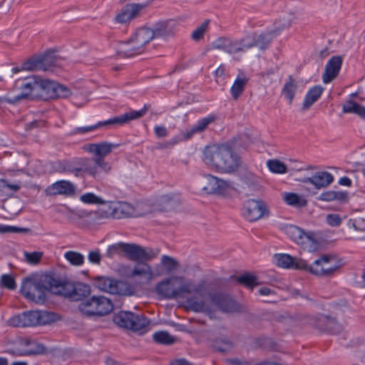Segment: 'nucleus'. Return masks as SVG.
Returning a JSON list of instances; mask_svg holds the SVG:
<instances>
[{"label":"nucleus","instance_id":"1","mask_svg":"<svg viewBox=\"0 0 365 365\" xmlns=\"http://www.w3.org/2000/svg\"><path fill=\"white\" fill-rule=\"evenodd\" d=\"M23 99L48 101L50 98H67L71 91L67 87L48 79L33 76L25 78L21 84Z\"/></svg>","mask_w":365,"mask_h":365},{"label":"nucleus","instance_id":"2","mask_svg":"<svg viewBox=\"0 0 365 365\" xmlns=\"http://www.w3.org/2000/svg\"><path fill=\"white\" fill-rule=\"evenodd\" d=\"M204 161L221 173L233 174L241 165V158L230 145L222 144L207 148Z\"/></svg>","mask_w":365,"mask_h":365},{"label":"nucleus","instance_id":"3","mask_svg":"<svg viewBox=\"0 0 365 365\" xmlns=\"http://www.w3.org/2000/svg\"><path fill=\"white\" fill-rule=\"evenodd\" d=\"M50 292L62 296L71 301H80L90 294V286L81 283L61 279L54 274H50Z\"/></svg>","mask_w":365,"mask_h":365},{"label":"nucleus","instance_id":"4","mask_svg":"<svg viewBox=\"0 0 365 365\" xmlns=\"http://www.w3.org/2000/svg\"><path fill=\"white\" fill-rule=\"evenodd\" d=\"M153 39L151 29L148 26L137 29L130 38L121 42L118 49V53L123 58H130L144 52L145 46Z\"/></svg>","mask_w":365,"mask_h":365},{"label":"nucleus","instance_id":"5","mask_svg":"<svg viewBox=\"0 0 365 365\" xmlns=\"http://www.w3.org/2000/svg\"><path fill=\"white\" fill-rule=\"evenodd\" d=\"M125 256L131 261H148L155 258L157 254L150 248H144L136 244H130L125 242H118L110 245L106 253L108 258H113L114 256Z\"/></svg>","mask_w":365,"mask_h":365},{"label":"nucleus","instance_id":"6","mask_svg":"<svg viewBox=\"0 0 365 365\" xmlns=\"http://www.w3.org/2000/svg\"><path fill=\"white\" fill-rule=\"evenodd\" d=\"M50 274L33 275L24 279L21 293L27 299L38 304L46 301V292H50Z\"/></svg>","mask_w":365,"mask_h":365},{"label":"nucleus","instance_id":"7","mask_svg":"<svg viewBox=\"0 0 365 365\" xmlns=\"http://www.w3.org/2000/svg\"><path fill=\"white\" fill-rule=\"evenodd\" d=\"M113 309L111 299L104 296H93L78 305L80 312L87 317H100L109 314Z\"/></svg>","mask_w":365,"mask_h":365},{"label":"nucleus","instance_id":"8","mask_svg":"<svg viewBox=\"0 0 365 365\" xmlns=\"http://www.w3.org/2000/svg\"><path fill=\"white\" fill-rule=\"evenodd\" d=\"M177 279L178 277L168 278L158 283L155 288V292L163 298L173 299L182 297L185 293L190 294L192 291L197 294H200L202 290V284H199L192 289V284L189 282L183 283L178 288H174L171 282Z\"/></svg>","mask_w":365,"mask_h":365},{"label":"nucleus","instance_id":"9","mask_svg":"<svg viewBox=\"0 0 365 365\" xmlns=\"http://www.w3.org/2000/svg\"><path fill=\"white\" fill-rule=\"evenodd\" d=\"M301 321L302 323L309 324L321 332L336 334L340 333L343 329L341 324L337 322L335 317L324 314L304 315Z\"/></svg>","mask_w":365,"mask_h":365},{"label":"nucleus","instance_id":"10","mask_svg":"<svg viewBox=\"0 0 365 365\" xmlns=\"http://www.w3.org/2000/svg\"><path fill=\"white\" fill-rule=\"evenodd\" d=\"M93 285L100 290L112 294L131 296L135 293V288L130 284L105 277H93Z\"/></svg>","mask_w":365,"mask_h":365},{"label":"nucleus","instance_id":"11","mask_svg":"<svg viewBox=\"0 0 365 365\" xmlns=\"http://www.w3.org/2000/svg\"><path fill=\"white\" fill-rule=\"evenodd\" d=\"M147 109V106H145L144 108L140 110H132L130 112L113 117L107 120L99 122L93 125L76 128L73 130L72 133L77 134L91 132L103 125H121L128 123L132 120L143 117L146 113Z\"/></svg>","mask_w":365,"mask_h":365},{"label":"nucleus","instance_id":"12","mask_svg":"<svg viewBox=\"0 0 365 365\" xmlns=\"http://www.w3.org/2000/svg\"><path fill=\"white\" fill-rule=\"evenodd\" d=\"M50 313L41 311H27L11 317L8 324L13 327H27L45 324Z\"/></svg>","mask_w":365,"mask_h":365},{"label":"nucleus","instance_id":"13","mask_svg":"<svg viewBox=\"0 0 365 365\" xmlns=\"http://www.w3.org/2000/svg\"><path fill=\"white\" fill-rule=\"evenodd\" d=\"M113 322L121 327L134 331L145 330L150 323L145 317L128 311H121L115 314Z\"/></svg>","mask_w":365,"mask_h":365},{"label":"nucleus","instance_id":"14","mask_svg":"<svg viewBox=\"0 0 365 365\" xmlns=\"http://www.w3.org/2000/svg\"><path fill=\"white\" fill-rule=\"evenodd\" d=\"M287 234L298 245L308 252H314L318 247V242L312 232H305L295 225H290L286 228Z\"/></svg>","mask_w":365,"mask_h":365},{"label":"nucleus","instance_id":"15","mask_svg":"<svg viewBox=\"0 0 365 365\" xmlns=\"http://www.w3.org/2000/svg\"><path fill=\"white\" fill-rule=\"evenodd\" d=\"M79 164L80 167L74 168L75 172L85 173L93 178H97L101 170L108 173L111 170L110 165L101 158H81Z\"/></svg>","mask_w":365,"mask_h":365},{"label":"nucleus","instance_id":"16","mask_svg":"<svg viewBox=\"0 0 365 365\" xmlns=\"http://www.w3.org/2000/svg\"><path fill=\"white\" fill-rule=\"evenodd\" d=\"M334 259L331 255H323L316 259L312 265H308L307 271L317 276H332L340 267V265L336 263L329 264Z\"/></svg>","mask_w":365,"mask_h":365},{"label":"nucleus","instance_id":"17","mask_svg":"<svg viewBox=\"0 0 365 365\" xmlns=\"http://www.w3.org/2000/svg\"><path fill=\"white\" fill-rule=\"evenodd\" d=\"M247 40H249V37L238 40L220 37L212 43V48L223 50L226 53L232 55L250 49V46L247 44Z\"/></svg>","mask_w":365,"mask_h":365},{"label":"nucleus","instance_id":"18","mask_svg":"<svg viewBox=\"0 0 365 365\" xmlns=\"http://www.w3.org/2000/svg\"><path fill=\"white\" fill-rule=\"evenodd\" d=\"M243 210L244 216L250 222H254L269 215L267 205L262 200L250 199L244 203Z\"/></svg>","mask_w":365,"mask_h":365},{"label":"nucleus","instance_id":"19","mask_svg":"<svg viewBox=\"0 0 365 365\" xmlns=\"http://www.w3.org/2000/svg\"><path fill=\"white\" fill-rule=\"evenodd\" d=\"M210 302L222 312H234L239 309L237 302L229 294L216 292L210 294Z\"/></svg>","mask_w":365,"mask_h":365},{"label":"nucleus","instance_id":"20","mask_svg":"<svg viewBox=\"0 0 365 365\" xmlns=\"http://www.w3.org/2000/svg\"><path fill=\"white\" fill-rule=\"evenodd\" d=\"M176 26L177 24L173 20H162L155 22L150 29L153 39L168 40L175 36Z\"/></svg>","mask_w":365,"mask_h":365},{"label":"nucleus","instance_id":"21","mask_svg":"<svg viewBox=\"0 0 365 365\" xmlns=\"http://www.w3.org/2000/svg\"><path fill=\"white\" fill-rule=\"evenodd\" d=\"M274 258L278 267L307 271L308 264L304 259L293 257L288 254H275Z\"/></svg>","mask_w":365,"mask_h":365},{"label":"nucleus","instance_id":"22","mask_svg":"<svg viewBox=\"0 0 365 365\" xmlns=\"http://www.w3.org/2000/svg\"><path fill=\"white\" fill-rule=\"evenodd\" d=\"M207 180V185L203 187V190L210 194H223L230 187V182L229 181L224 180L218 178L210 174L205 175Z\"/></svg>","mask_w":365,"mask_h":365},{"label":"nucleus","instance_id":"23","mask_svg":"<svg viewBox=\"0 0 365 365\" xmlns=\"http://www.w3.org/2000/svg\"><path fill=\"white\" fill-rule=\"evenodd\" d=\"M75 186L70 181L67 180H58L51 185H49L46 190L45 192L46 195L55 196V195H65L71 196L75 193Z\"/></svg>","mask_w":365,"mask_h":365},{"label":"nucleus","instance_id":"24","mask_svg":"<svg viewBox=\"0 0 365 365\" xmlns=\"http://www.w3.org/2000/svg\"><path fill=\"white\" fill-rule=\"evenodd\" d=\"M343 62L340 56H332L325 66L324 73L322 75V80L324 83H329L338 76Z\"/></svg>","mask_w":365,"mask_h":365},{"label":"nucleus","instance_id":"25","mask_svg":"<svg viewBox=\"0 0 365 365\" xmlns=\"http://www.w3.org/2000/svg\"><path fill=\"white\" fill-rule=\"evenodd\" d=\"M144 7V5L139 4H127L120 12L115 16V20L118 23L125 24L137 17Z\"/></svg>","mask_w":365,"mask_h":365},{"label":"nucleus","instance_id":"26","mask_svg":"<svg viewBox=\"0 0 365 365\" xmlns=\"http://www.w3.org/2000/svg\"><path fill=\"white\" fill-rule=\"evenodd\" d=\"M21 344L25 348L21 351V355L31 356L43 354L46 351V348L43 344L29 338L22 339L21 340Z\"/></svg>","mask_w":365,"mask_h":365},{"label":"nucleus","instance_id":"27","mask_svg":"<svg viewBox=\"0 0 365 365\" xmlns=\"http://www.w3.org/2000/svg\"><path fill=\"white\" fill-rule=\"evenodd\" d=\"M118 147V145L108 142H102L100 143L91 144L89 150L95 154V158H101L105 160L104 158L108 155L113 148Z\"/></svg>","mask_w":365,"mask_h":365},{"label":"nucleus","instance_id":"28","mask_svg":"<svg viewBox=\"0 0 365 365\" xmlns=\"http://www.w3.org/2000/svg\"><path fill=\"white\" fill-rule=\"evenodd\" d=\"M249 81V78L244 73H240L235 80L230 88V93L234 100H237L242 94L245 89L246 85Z\"/></svg>","mask_w":365,"mask_h":365},{"label":"nucleus","instance_id":"29","mask_svg":"<svg viewBox=\"0 0 365 365\" xmlns=\"http://www.w3.org/2000/svg\"><path fill=\"white\" fill-rule=\"evenodd\" d=\"M324 88L320 86L312 87L307 93L302 103V110H308L321 97Z\"/></svg>","mask_w":365,"mask_h":365},{"label":"nucleus","instance_id":"30","mask_svg":"<svg viewBox=\"0 0 365 365\" xmlns=\"http://www.w3.org/2000/svg\"><path fill=\"white\" fill-rule=\"evenodd\" d=\"M101 205L102 206L95 212L96 220L100 221L109 218L115 219V211H113L114 202H106L104 200V202Z\"/></svg>","mask_w":365,"mask_h":365},{"label":"nucleus","instance_id":"31","mask_svg":"<svg viewBox=\"0 0 365 365\" xmlns=\"http://www.w3.org/2000/svg\"><path fill=\"white\" fill-rule=\"evenodd\" d=\"M297 16L294 12L285 14L279 16L274 23V30L273 33H279L281 31L289 28L296 20Z\"/></svg>","mask_w":365,"mask_h":365},{"label":"nucleus","instance_id":"32","mask_svg":"<svg viewBox=\"0 0 365 365\" xmlns=\"http://www.w3.org/2000/svg\"><path fill=\"white\" fill-rule=\"evenodd\" d=\"M113 211H115V219H121L132 216L134 208L128 202H114Z\"/></svg>","mask_w":365,"mask_h":365},{"label":"nucleus","instance_id":"33","mask_svg":"<svg viewBox=\"0 0 365 365\" xmlns=\"http://www.w3.org/2000/svg\"><path fill=\"white\" fill-rule=\"evenodd\" d=\"M231 278H235L237 283L251 290H252L255 287L260 284V282H258L257 277L249 272H245L238 277L233 275Z\"/></svg>","mask_w":365,"mask_h":365},{"label":"nucleus","instance_id":"34","mask_svg":"<svg viewBox=\"0 0 365 365\" xmlns=\"http://www.w3.org/2000/svg\"><path fill=\"white\" fill-rule=\"evenodd\" d=\"M314 186L321 189L329 186L334 180L333 175L328 172H318L314 175Z\"/></svg>","mask_w":365,"mask_h":365},{"label":"nucleus","instance_id":"35","mask_svg":"<svg viewBox=\"0 0 365 365\" xmlns=\"http://www.w3.org/2000/svg\"><path fill=\"white\" fill-rule=\"evenodd\" d=\"M190 309L196 312L212 313V309L206 304L205 302L197 297H192L187 301Z\"/></svg>","mask_w":365,"mask_h":365},{"label":"nucleus","instance_id":"36","mask_svg":"<svg viewBox=\"0 0 365 365\" xmlns=\"http://www.w3.org/2000/svg\"><path fill=\"white\" fill-rule=\"evenodd\" d=\"M297 85L294 79L292 76H289L288 80L284 83L282 89V94L289 101V103L291 104L294 98L295 93L297 91Z\"/></svg>","mask_w":365,"mask_h":365},{"label":"nucleus","instance_id":"37","mask_svg":"<svg viewBox=\"0 0 365 365\" xmlns=\"http://www.w3.org/2000/svg\"><path fill=\"white\" fill-rule=\"evenodd\" d=\"M212 346L220 352H227L232 349L234 344L227 337L219 336L212 340Z\"/></svg>","mask_w":365,"mask_h":365},{"label":"nucleus","instance_id":"38","mask_svg":"<svg viewBox=\"0 0 365 365\" xmlns=\"http://www.w3.org/2000/svg\"><path fill=\"white\" fill-rule=\"evenodd\" d=\"M248 37L249 40H247V44L250 46V48L254 46H257L260 49H264L270 42V40L267 38V35L265 34H261L259 35L253 34Z\"/></svg>","mask_w":365,"mask_h":365},{"label":"nucleus","instance_id":"39","mask_svg":"<svg viewBox=\"0 0 365 365\" xmlns=\"http://www.w3.org/2000/svg\"><path fill=\"white\" fill-rule=\"evenodd\" d=\"M179 200L173 195H165L159 200V205L163 211H169L176 208L179 205Z\"/></svg>","mask_w":365,"mask_h":365},{"label":"nucleus","instance_id":"40","mask_svg":"<svg viewBox=\"0 0 365 365\" xmlns=\"http://www.w3.org/2000/svg\"><path fill=\"white\" fill-rule=\"evenodd\" d=\"M47 58L46 56L31 58L22 63L21 69L26 71L41 70L42 69V63L45 62Z\"/></svg>","mask_w":365,"mask_h":365},{"label":"nucleus","instance_id":"41","mask_svg":"<svg viewBox=\"0 0 365 365\" xmlns=\"http://www.w3.org/2000/svg\"><path fill=\"white\" fill-rule=\"evenodd\" d=\"M343 111L344 113H352L357 114L359 116L365 120V107L353 101H349L344 104Z\"/></svg>","mask_w":365,"mask_h":365},{"label":"nucleus","instance_id":"42","mask_svg":"<svg viewBox=\"0 0 365 365\" xmlns=\"http://www.w3.org/2000/svg\"><path fill=\"white\" fill-rule=\"evenodd\" d=\"M284 200L285 202L289 205L296 207H304L307 202L305 199L300 197L296 193L293 192H287L284 195Z\"/></svg>","mask_w":365,"mask_h":365},{"label":"nucleus","instance_id":"43","mask_svg":"<svg viewBox=\"0 0 365 365\" xmlns=\"http://www.w3.org/2000/svg\"><path fill=\"white\" fill-rule=\"evenodd\" d=\"M153 338L156 343L164 345L173 344L177 340L175 337L170 335L166 331H160L154 333Z\"/></svg>","mask_w":365,"mask_h":365},{"label":"nucleus","instance_id":"44","mask_svg":"<svg viewBox=\"0 0 365 365\" xmlns=\"http://www.w3.org/2000/svg\"><path fill=\"white\" fill-rule=\"evenodd\" d=\"M136 275L145 277L148 280L153 279V274L150 267L146 263H138L131 272V276Z\"/></svg>","mask_w":365,"mask_h":365},{"label":"nucleus","instance_id":"45","mask_svg":"<svg viewBox=\"0 0 365 365\" xmlns=\"http://www.w3.org/2000/svg\"><path fill=\"white\" fill-rule=\"evenodd\" d=\"M241 179L244 183L252 190L257 189L260 185V178L250 171L242 174Z\"/></svg>","mask_w":365,"mask_h":365},{"label":"nucleus","instance_id":"46","mask_svg":"<svg viewBox=\"0 0 365 365\" xmlns=\"http://www.w3.org/2000/svg\"><path fill=\"white\" fill-rule=\"evenodd\" d=\"M64 257L74 266H81L84 263V256L78 252L68 251L64 254Z\"/></svg>","mask_w":365,"mask_h":365},{"label":"nucleus","instance_id":"47","mask_svg":"<svg viewBox=\"0 0 365 365\" xmlns=\"http://www.w3.org/2000/svg\"><path fill=\"white\" fill-rule=\"evenodd\" d=\"M267 165L269 170L274 173L283 174L287 172V165L279 160H269Z\"/></svg>","mask_w":365,"mask_h":365},{"label":"nucleus","instance_id":"48","mask_svg":"<svg viewBox=\"0 0 365 365\" xmlns=\"http://www.w3.org/2000/svg\"><path fill=\"white\" fill-rule=\"evenodd\" d=\"M210 21L209 19L205 20L199 26L194 30L191 34V38L195 41H199L203 38L205 33L208 29Z\"/></svg>","mask_w":365,"mask_h":365},{"label":"nucleus","instance_id":"49","mask_svg":"<svg viewBox=\"0 0 365 365\" xmlns=\"http://www.w3.org/2000/svg\"><path fill=\"white\" fill-rule=\"evenodd\" d=\"M215 118L214 116L207 117L200 119V120L197 121V124L195 126H193L192 128L191 129L190 135L195 133L203 131L210 123L215 120Z\"/></svg>","mask_w":365,"mask_h":365},{"label":"nucleus","instance_id":"50","mask_svg":"<svg viewBox=\"0 0 365 365\" xmlns=\"http://www.w3.org/2000/svg\"><path fill=\"white\" fill-rule=\"evenodd\" d=\"M43 255L42 252H29L27 251L24 252V256L25 258V261L30 264H38Z\"/></svg>","mask_w":365,"mask_h":365},{"label":"nucleus","instance_id":"51","mask_svg":"<svg viewBox=\"0 0 365 365\" xmlns=\"http://www.w3.org/2000/svg\"><path fill=\"white\" fill-rule=\"evenodd\" d=\"M80 200L86 204H101L104 202V200L99 197L98 196L96 195L95 194L92 192H88L82 195L80 197Z\"/></svg>","mask_w":365,"mask_h":365},{"label":"nucleus","instance_id":"52","mask_svg":"<svg viewBox=\"0 0 365 365\" xmlns=\"http://www.w3.org/2000/svg\"><path fill=\"white\" fill-rule=\"evenodd\" d=\"M161 263L168 272L174 271L178 267V262L174 258L167 255L162 257Z\"/></svg>","mask_w":365,"mask_h":365},{"label":"nucleus","instance_id":"53","mask_svg":"<svg viewBox=\"0 0 365 365\" xmlns=\"http://www.w3.org/2000/svg\"><path fill=\"white\" fill-rule=\"evenodd\" d=\"M1 285L3 287L14 290L16 287V284L13 277L9 274H3L1 277Z\"/></svg>","mask_w":365,"mask_h":365},{"label":"nucleus","instance_id":"54","mask_svg":"<svg viewBox=\"0 0 365 365\" xmlns=\"http://www.w3.org/2000/svg\"><path fill=\"white\" fill-rule=\"evenodd\" d=\"M28 231H29V229H27V228H21V227H14V226L0 225V233L27 232Z\"/></svg>","mask_w":365,"mask_h":365},{"label":"nucleus","instance_id":"55","mask_svg":"<svg viewBox=\"0 0 365 365\" xmlns=\"http://www.w3.org/2000/svg\"><path fill=\"white\" fill-rule=\"evenodd\" d=\"M326 222L331 227H338L341 223V218L338 214H329L326 217Z\"/></svg>","mask_w":365,"mask_h":365},{"label":"nucleus","instance_id":"56","mask_svg":"<svg viewBox=\"0 0 365 365\" xmlns=\"http://www.w3.org/2000/svg\"><path fill=\"white\" fill-rule=\"evenodd\" d=\"M88 259L92 264H100L101 261V255L99 250L90 251L88 255Z\"/></svg>","mask_w":365,"mask_h":365},{"label":"nucleus","instance_id":"57","mask_svg":"<svg viewBox=\"0 0 365 365\" xmlns=\"http://www.w3.org/2000/svg\"><path fill=\"white\" fill-rule=\"evenodd\" d=\"M56 172L59 173H64V172H75L74 168L70 169L68 166V163L66 161H57L55 163L53 166Z\"/></svg>","mask_w":365,"mask_h":365},{"label":"nucleus","instance_id":"58","mask_svg":"<svg viewBox=\"0 0 365 365\" xmlns=\"http://www.w3.org/2000/svg\"><path fill=\"white\" fill-rule=\"evenodd\" d=\"M349 195L346 191H334V200H336L341 203H346L349 201Z\"/></svg>","mask_w":365,"mask_h":365},{"label":"nucleus","instance_id":"59","mask_svg":"<svg viewBox=\"0 0 365 365\" xmlns=\"http://www.w3.org/2000/svg\"><path fill=\"white\" fill-rule=\"evenodd\" d=\"M349 225H351L356 230L365 231V220L364 218L351 220Z\"/></svg>","mask_w":365,"mask_h":365},{"label":"nucleus","instance_id":"60","mask_svg":"<svg viewBox=\"0 0 365 365\" xmlns=\"http://www.w3.org/2000/svg\"><path fill=\"white\" fill-rule=\"evenodd\" d=\"M42 56H46L48 57L46 61L43 63H42V70H47L49 67L54 65L56 62V58L53 53H46Z\"/></svg>","mask_w":365,"mask_h":365},{"label":"nucleus","instance_id":"61","mask_svg":"<svg viewBox=\"0 0 365 365\" xmlns=\"http://www.w3.org/2000/svg\"><path fill=\"white\" fill-rule=\"evenodd\" d=\"M23 99L21 97V93L19 96H16L14 98H9L6 96H0V104H3L4 103H10V104H15L19 101Z\"/></svg>","mask_w":365,"mask_h":365},{"label":"nucleus","instance_id":"62","mask_svg":"<svg viewBox=\"0 0 365 365\" xmlns=\"http://www.w3.org/2000/svg\"><path fill=\"white\" fill-rule=\"evenodd\" d=\"M334 197V190H329L322 192L320 195L319 199L322 201H333Z\"/></svg>","mask_w":365,"mask_h":365},{"label":"nucleus","instance_id":"63","mask_svg":"<svg viewBox=\"0 0 365 365\" xmlns=\"http://www.w3.org/2000/svg\"><path fill=\"white\" fill-rule=\"evenodd\" d=\"M154 132L158 138H163L168 135V132L165 127L162 125H157L154 128Z\"/></svg>","mask_w":365,"mask_h":365},{"label":"nucleus","instance_id":"64","mask_svg":"<svg viewBox=\"0 0 365 365\" xmlns=\"http://www.w3.org/2000/svg\"><path fill=\"white\" fill-rule=\"evenodd\" d=\"M228 362L231 365H250V364L248 361L241 360L238 358L228 359Z\"/></svg>","mask_w":365,"mask_h":365}]
</instances>
